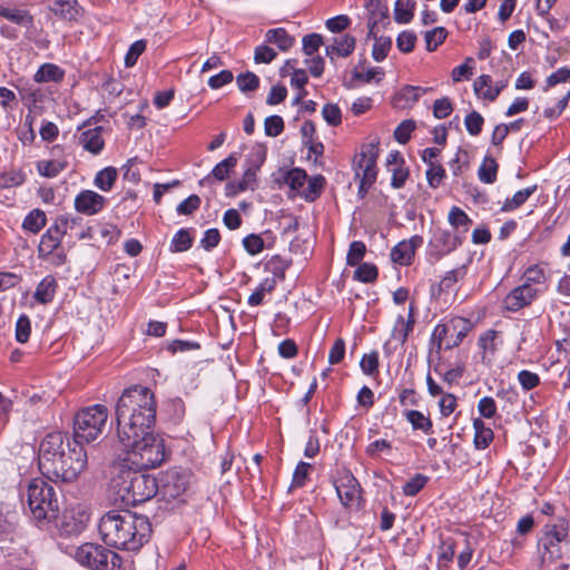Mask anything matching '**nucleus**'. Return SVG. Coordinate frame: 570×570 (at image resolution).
Masks as SVG:
<instances>
[{"mask_svg":"<svg viewBox=\"0 0 570 570\" xmlns=\"http://www.w3.org/2000/svg\"><path fill=\"white\" fill-rule=\"evenodd\" d=\"M403 415L407 422L412 425L413 430H420L425 434L432 433V421L429 416L424 415L417 410H405Z\"/></svg>","mask_w":570,"mask_h":570,"instance_id":"c85d7f7f","label":"nucleus"},{"mask_svg":"<svg viewBox=\"0 0 570 570\" xmlns=\"http://www.w3.org/2000/svg\"><path fill=\"white\" fill-rule=\"evenodd\" d=\"M50 9L56 16L66 20H76L78 16L76 0H56Z\"/></svg>","mask_w":570,"mask_h":570,"instance_id":"c9c22d12","label":"nucleus"},{"mask_svg":"<svg viewBox=\"0 0 570 570\" xmlns=\"http://www.w3.org/2000/svg\"><path fill=\"white\" fill-rule=\"evenodd\" d=\"M472 328L473 324L470 320L452 317L434 327L431 342L435 345L438 353L441 350H452L462 343Z\"/></svg>","mask_w":570,"mask_h":570,"instance_id":"1a4fd4ad","label":"nucleus"},{"mask_svg":"<svg viewBox=\"0 0 570 570\" xmlns=\"http://www.w3.org/2000/svg\"><path fill=\"white\" fill-rule=\"evenodd\" d=\"M104 131L102 126L87 129L80 134L79 144L88 153L99 155L105 147Z\"/></svg>","mask_w":570,"mask_h":570,"instance_id":"6ab92c4d","label":"nucleus"},{"mask_svg":"<svg viewBox=\"0 0 570 570\" xmlns=\"http://www.w3.org/2000/svg\"><path fill=\"white\" fill-rule=\"evenodd\" d=\"M522 279V284L528 287L541 288L540 286L544 285L547 281V274L540 265H532L524 271Z\"/></svg>","mask_w":570,"mask_h":570,"instance_id":"72a5a7b5","label":"nucleus"},{"mask_svg":"<svg viewBox=\"0 0 570 570\" xmlns=\"http://www.w3.org/2000/svg\"><path fill=\"white\" fill-rule=\"evenodd\" d=\"M333 484L343 507L347 509L360 508L362 488L357 479L348 470L338 472Z\"/></svg>","mask_w":570,"mask_h":570,"instance_id":"9d476101","label":"nucleus"},{"mask_svg":"<svg viewBox=\"0 0 570 570\" xmlns=\"http://www.w3.org/2000/svg\"><path fill=\"white\" fill-rule=\"evenodd\" d=\"M414 323V306L411 304L407 320H404L402 315L397 316L392 331V338L396 340L401 345H403L406 342L409 334L413 331Z\"/></svg>","mask_w":570,"mask_h":570,"instance_id":"412c9836","label":"nucleus"},{"mask_svg":"<svg viewBox=\"0 0 570 570\" xmlns=\"http://www.w3.org/2000/svg\"><path fill=\"white\" fill-rule=\"evenodd\" d=\"M98 530L107 546L128 551H138L151 535L149 519L128 510L108 511L100 518Z\"/></svg>","mask_w":570,"mask_h":570,"instance_id":"7ed1b4c3","label":"nucleus"},{"mask_svg":"<svg viewBox=\"0 0 570 570\" xmlns=\"http://www.w3.org/2000/svg\"><path fill=\"white\" fill-rule=\"evenodd\" d=\"M429 478L424 474L416 473L403 485V493L406 497L416 495L428 483Z\"/></svg>","mask_w":570,"mask_h":570,"instance_id":"8fccbe9b","label":"nucleus"},{"mask_svg":"<svg viewBox=\"0 0 570 570\" xmlns=\"http://www.w3.org/2000/svg\"><path fill=\"white\" fill-rule=\"evenodd\" d=\"M307 180V174L304 169L301 168H292L286 173L285 183L291 187V189L296 190L301 194V190L304 188Z\"/></svg>","mask_w":570,"mask_h":570,"instance_id":"49530a36","label":"nucleus"},{"mask_svg":"<svg viewBox=\"0 0 570 570\" xmlns=\"http://www.w3.org/2000/svg\"><path fill=\"white\" fill-rule=\"evenodd\" d=\"M243 246L249 255H257L264 249V240L257 234H249L244 237Z\"/></svg>","mask_w":570,"mask_h":570,"instance_id":"338daca9","label":"nucleus"},{"mask_svg":"<svg viewBox=\"0 0 570 570\" xmlns=\"http://www.w3.org/2000/svg\"><path fill=\"white\" fill-rule=\"evenodd\" d=\"M415 129L414 120L406 119L403 120L394 130V138L400 144H406L410 138L412 131Z\"/></svg>","mask_w":570,"mask_h":570,"instance_id":"680f3d73","label":"nucleus"},{"mask_svg":"<svg viewBox=\"0 0 570 570\" xmlns=\"http://www.w3.org/2000/svg\"><path fill=\"white\" fill-rule=\"evenodd\" d=\"M309 470H311L309 463L299 461L294 470L291 488L304 487L306 483V480L308 478Z\"/></svg>","mask_w":570,"mask_h":570,"instance_id":"bf43d9fd","label":"nucleus"},{"mask_svg":"<svg viewBox=\"0 0 570 570\" xmlns=\"http://www.w3.org/2000/svg\"><path fill=\"white\" fill-rule=\"evenodd\" d=\"M61 227H63L62 223H55L41 236L40 244L38 247L40 256H47L48 254H52V252L60 247L62 237L65 235Z\"/></svg>","mask_w":570,"mask_h":570,"instance_id":"a211bd4d","label":"nucleus"},{"mask_svg":"<svg viewBox=\"0 0 570 570\" xmlns=\"http://www.w3.org/2000/svg\"><path fill=\"white\" fill-rule=\"evenodd\" d=\"M87 452L77 441L60 432L45 436L39 448V469L53 482H72L87 468Z\"/></svg>","mask_w":570,"mask_h":570,"instance_id":"f257e3e1","label":"nucleus"},{"mask_svg":"<svg viewBox=\"0 0 570 570\" xmlns=\"http://www.w3.org/2000/svg\"><path fill=\"white\" fill-rule=\"evenodd\" d=\"M106 205L107 198L90 189L81 190L73 202L76 212L86 216L97 215Z\"/></svg>","mask_w":570,"mask_h":570,"instance_id":"2eb2a0df","label":"nucleus"},{"mask_svg":"<svg viewBox=\"0 0 570 570\" xmlns=\"http://www.w3.org/2000/svg\"><path fill=\"white\" fill-rule=\"evenodd\" d=\"M355 43V38L348 33L335 37L333 43L325 48L326 56L332 60L334 55L338 57H348L354 51Z\"/></svg>","mask_w":570,"mask_h":570,"instance_id":"aec40b11","label":"nucleus"},{"mask_svg":"<svg viewBox=\"0 0 570 570\" xmlns=\"http://www.w3.org/2000/svg\"><path fill=\"white\" fill-rule=\"evenodd\" d=\"M484 119L478 111H472L465 116L464 125L471 136H478L482 131Z\"/></svg>","mask_w":570,"mask_h":570,"instance_id":"4d7b16f0","label":"nucleus"},{"mask_svg":"<svg viewBox=\"0 0 570 570\" xmlns=\"http://www.w3.org/2000/svg\"><path fill=\"white\" fill-rule=\"evenodd\" d=\"M58 288V283L52 275H47L41 282L38 284L33 298L36 302L40 304L51 303L55 298L56 292Z\"/></svg>","mask_w":570,"mask_h":570,"instance_id":"4be33fe9","label":"nucleus"},{"mask_svg":"<svg viewBox=\"0 0 570 570\" xmlns=\"http://www.w3.org/2000/svg\"><path fill=\"white\" fill-rule=\"evenodd\" d=\"M462 244L459 234H452L446 229H436L429 242L428 255L434 261L441 259L443 256L455 250Z\"/></svg>","mask_w":570,"mask_h":570,"instance_id":"ddd939ff","label":"nucleus"},{"mask_svg":"<svg viewBox=\"0 0 570 570\" xmlns=\"http://www.w3.org/2000/svg\"><path fill=\"white\" fill-rule=\"evenodd\" d=\"M546 529L547 531L544 535L548 537L549 540H554L556 542H561L566 544L570 542L569 521L566 518H557L552 522L548 523L546 525Z\"/></svg>","mask_w":570,"mask_h":570,"instance_id":"5701e85b","label":"nucleus"},{"mask_svg":"<svg viewBox=\"0 0 570 570\" xmlns=\"http://www.w3.org/2000/svg\"><path fill=\"white\" fill-rule=\"evenodd\" d=\"M147 42L142 39L135 41L129 47L126 56H125V66L130 68L134 67L141 56V53L146 50Z\"/></svg>","mask_w":570,"mask_h":570,"instance_id":"6e6d98bb","label":"nucleus"},{"mask_svg":"<svg viewBox=\"0 0 570 570\" xmlns=\"http://www.w3.org/2000/svg\"><path fill=\"white\" fill-rule=\"evenodd\" d=\"M75 559L90 570H131V562L118 553L96 543H85L75 553Z\"/></svg>","mask_w":570,"mask_h":570,"instance_id":"0eeeda50","label":"nucleus"},{"mask_svg":"<svg viewBox=\"0 0 570 570\" xmlns=\"http://www.w3.org/2000/svg\"><path fill=\"white\" fill-rule=\"evenodd\" d=\"M119 442L125 451V456L119 460V463L147 470L154 469L165 461L164 440L156 436L150 430L144 431L139 436L119 439Z\"/></svg>","mask_w":570,"mask_h":570,"instance_id":"39448f33","label":"nucleus"},{"mask_svg":"<svg viewBox=\"0 0 570 570\" xmlns=\"http://www.w3.org/2000/svg\"><path fill=\"white\" fill-rule=\"evenodd\" d=\"M191 474L187 470L169 469L160 480L158 493L163 499H178L188 490Z\"/></svg>","mask_w":570,"mask_h":570,"instance_id":"f8f14e48","label":"nucleus"},{"mask_svg":"<svg viewBox=\"0 0 570 570\" xmlns=\"http://www.w3.org/2000/svg\"><path fill=\"white\" fill-rule=\"evenodd\" d=\"M455 544L452 540H443L439 547L438 566L448 567L453 561Z\"/></svg>","mask_w":570,"mask_h":570,"instance_id":"de8ad7c7","label":"nucleus"},{"mask_svg":"<svg viewBox=\"0 0 570 570\" xmlns=\"http://www.w3.org/2000/svg\"><path fill=\"white\" fill-rule=\"evenodd\" d=\"M108 420V409L104 404H95L80 410L73 420L72 441L92 442L97 440L106 426Z\"/></svg>","mask_w":570,"mask_h":570,"instance_id":"6e6552de","label":"nucleus"},{"mask_svg":"<svg viewBox=\"0 0 570 570\" xmlns=\"http://www.w3.org/2000/svg\"><path fill=\"white\" fill-rule=\"evenodd\" d=\"M415 2L412 0H396L394 7V20L400 24L411 22L414 17Z\"/></svg>","mask_w":570,"mask_h":570,"instance_id":"2f4dec72","label":"nucleus"},{"mask_svg":"<svg viewBox=\"0 0 570 570\" xmlns=\"http://www.w3.org/2000/svg\"><path fill=\"white\" fill-rule=\"evenodd\" d=\"M379 151L377 147L373 144L366 145L362 150L354 157L353 168L356 178L362 180L363 187H372L376 180Z\"/></svg>","mask_w":570,"mask_h":570,"instance_id":"9b49d317","label":"nucleus"},{"mask_svg":"<svg viewBox=\"0 0 570 570\" xmlns=\"http://www.w3.org/2000/svg\"><path fill=\"white\" fill-rule=\"evenodd\" d=\"M63 78V70L53 63H43L33 76L36 82H58Z\"/></svg>","mask_w":570,"mask_h":570,"instance_id":"cd10ccee","label":"nucleus"},{"mask_svg":"<svg viewBox=\"0 0 570 570\" xmlns=\"http://www.w3.org/2000/svg\"><path fill=\"white\" fill-rule=\"evenodd\" d=\"M4 19L19 26L31 28L33 17L28 10L8 7Z\"/></svg>","mask_w":570,"mask_h":570,"instance_id":"a19ab883","label":"nucleus"},{"mask_svg":"<svg viewBox=\"0 0 570 570\" xmlns=\"http://www.w3.org/2000/svg\"><path fill=\"white\" fill-rule=\"evenodd\" d=\"M46 214L41 209L31 210L23 219L22 228L30 233H39L46 225Z\"/></svg>","mask_w":570,"mask_h":570,"instance_id":"58836bf2","label":"nucleus"},{"mask_svg":"<svg viewBox=\"0 0 570 570\" xmlns=\"http://www.w3.org/2000/svg\"><path fill=\"white\" fill-rule=\"evenodd\" d=\"M265 135L268 137H277L284 130V120L281 116L273 115L264 121Z\"/></svg>","mask_w":570,"mask_h":570,"instance_id":"13d9d810","label":"nucleus"},{"mask_svg":"<svg viewBox=\"0 0 570 570\" xmlns=\"http://www.w3.org/2000/svg\"><path fill=\"white\" fill-rule=\"evenodd\" d=\"M429 90L431 88L407 85L396 95L395 105L401 107L412 106Z\"/></svg>","mask_w":570,"mask_h":570,"instance_id":"b1692460","label":"nucleus"},{"mask_svg":"<svg viewBox=\"0 0 570 570\" xmlns=\"http://www.w3.org/2000/svg\"><path fill=\"white\" fill-rule=\"evenodd\" d=\"M366 252V246L361 240H354L348 248L346 263L350 266H356L361 263Z\"/></svg>","mask_w":570,"mask_h":570,"instance_id":"603ef678","label":"nucleus"},{"mask_svg":"<svg viewBox=\"0 0 570 570\" xmlns=\"http://www.w3.org/2000/svg\"><path fill=\"white\" fill-rule=\"evenodd\" d=\"M220 242V233L217 228H209L204 232V236L199 242L202 248L206 252L213 250Z\"/></svg>","mask_w":570,"mask_h":570,"instance_id":"774afa93","label":"nucleus"},{"mask_svg":"<svg viewBox=\"0 0 570 570\" xmlns=\"http://www.w3.org/2000/svg\"><path fill=\"white\" fill-rule=\"evenodd\" d=\"M538 189L537 185L529 186L524 189L518 190L512 198H507L501 210L513 212L521 207Z\"/></svg>","mask_w":570,"mask_h":570,"instance_id":"7c9ffc66","label":"nucleus"},{"mask_svg":"<svg viewBox=\"0 0 570 570\" xmlns=\"http://www.w3.org/2000/svg\"><path fill=\"white\" fill-rule=\"evenodd\" d=\"M307 185L301 190V196L306 202H314L320 197L324 188L325 178L321 175L307 178Z\"/></svg>","mask_w":570,"mask_h":570,"instance_id":"f704fd0d","label":"nucleus"},{"mask_svg":"<svg viewBox=\"0 0 570 570\" xmlns=\"http://www.w3.org/2000/svg\"><path fill=\"white\" fill-rule=\"evenodd\" d=\"M416 42V35L413 31H402L396 38V46L400 51L410 53L413 51Z\"/></svg>","mask_w":570,"mask_h":570,"instance_id":"052dcab7","label":"nucleus"},{"mask_svg":"<svg viewBox=\"0 0 570 570\" xmlns=\"http://www.w3.org/2000/svg\"><path fill=\"white\" fill-rule=\"evenodd\" d=\"M392 48V40L390 37L375 38V42L372 49V57L375 61H383Z\"/></svg>","mask_w":570,"mask_h":570,"instance_id":"09e8293b","label":"nucleus"},{"mask_svg":"<svg viewBox=\"0 0 570 570\" xmlns=\"http://www.w3.org/2000/svg\"><path fill=\"white\" fill-rule=\"evenodd\" d=\"M377 277V268L375 265L370 263L358 264L357 268L354 272V279L371 283L375 281Z\"/></svg>","mask_w":570,"mask_h":570,"instance_id":"3c124183","label":"nucleus"},{"mask_svg":"<svg viewBox=\"0 0 570 570\" xmlns=\"http://www.w3.org/2000/svg\"><path fill=\"white\" fill-rule=\"evenodd\" d=\"M498 332L494 330L485 331L478 340L479 347L483 351V357L487 353H494L497 351L495 338Z\"/></svg>","mask_w":570,"mask_h":570,"instance_id":"0e129e2a","label":"nucleus"},{"mask_svg":"<svg viewBox=\"0 0 570 570\" xmlns=\"http://www.w3.org/2000/svg\"><path fill=\"white\" fill-rule=\"evenodd\" d=\"M276 288L275 279L264 278L255 288V291L248 296L247 304L249 306H259L264 303L266 294H271Z\"/></svg>","mask_w":570,"mask_h":570,"instance_id":"c756f323","label":"nucleus"},{"mask_svg":"<svg viewBox=\"0 0 570 570\" xmlns=\"http://www.w3.org/2000/svg\"><path fill=\"white\" fill-rule=\"evenodd\" d=\"M499 165L492 157H484L478 170L479 179L484 184H493L497 180Z\"/></svg>","mask_w":570,"mask_h":570,"instance_id":"4c0bfd02","label":"nucleus"},{"mask_svg":"<svg viewBox=\"0 0 570 570\" xmlns=\"http://www.w3.org/2000/svg\"><path fill=\"white\" fill-rule=\"evenodd\" d=\"M118 177V171L115 167H106L99 170L94 179V184L102 191H109L114 187Z\"/></svg>","mask_w":570,"mask_h":570,"instance_id":"473e14b6","label":"nucleus"},{"mask_svg":"<svg viewBox=\"0 0 570 570\" xmlns=\"http://www.w3.org/2000/svg\"><path fill=\"white\" fill-rule=\"evenodd\" d=\"M473 444L478 450L487 449L493 441V431L481 419L473 420Z\"/></svg>","mask_w":570,"mask_h":570,"instance_id":"a878e982","label":"nucleus"},{"mask_svg":"<svg viewBox=\"0 0 570 570\" xmlns=\"http://www.w3.org/2000/svg\"><path fill=\"white\" fill-rule=\"evenodd\" d=\"M289 264L287 261L283 259L281 256H273L266 264V269L272 273L273 279H275V286L278 281L285 279V272L288 268Z\"/></svg>","mask_w":570,"mask_h":570,"instance_id":"79ce46f5","label":"nucleus"},{"mask_svg":"<svg viewBox=\"0 0 570 570\" xmlns=\"http://www.w3.org/2000/svg\"><path fill=\"white\" fill-rule=\"evenodd\" d=\"M237 161L238 158L235 154L229 155L227 158L218 163L205 179L213 177L219 181L225 180L229 176V173L236 167Z\"/></svg>","mask_w":570,"mask_h":570,"instance_id":"e433bc0d","label":"nucleus"},{"mask_svg":"<svg viewBox=\"0 0 570 570\" xmlns=\"http://www.w3.org/2000/svg\"><path fill=\"white\" fill-rule=\"evenodd\" d=\"M194 238L191 237L189 229L180 228L175 233L170 242V252L183 253L188 250L193 246Z\"/></svg>","mask_w":570,"mask_h":570,"instance_id":"ea45409f","label":"nucleus"},{"mask_svg":"<svg viewBox=\"0 0 570 570\" xmlns=\"http://www.w3.org/2000/svg\"><path fill=\"white\" fill-rule=\"evenodd\" d=\"M543 288L528 287L523 284L512 288L503 298V308L509 312H519L520 309L530 306L541 294Z\"/></svg>","mask_w":570,"mask_h":570,"instance_id":"4468645a","label":"nucleus"},{"mask_svg":"<svg viewBox=\"0 0 570 570\" xmlns=\"http://www.w3.org/2000/svg\"><path fill=\"white\" fill-rule=\"evenodd\" d=\"M425 175H426V180H428L429 186L433 189H436L442 184L443 179L446 176V173H445V169L443 168V166L441 164H438V165H433V166L431 165L426 169Z\"/></svg>","mask_w":570,"mask_h":570,"instance_id":"5fc2aeb1","label":"nucleus"},{"mask_svg":"<svg viewBox=\"0 0 570 570\" xmlns=\"http://www.w3.org/2000/svg\"><path fill=\"white\" fill-rule=\"evenodd\" d=\"M31 333V323L27 315H21L16 323V340L23 344L28 342Z\"/></svg>","mask_w":570,"mask_h":570,"instance_id":"e2e57ef3","label":"nucleus"},{"mask_svg":"<svg viewBox=\"0 0 570 570\" xmlns=\"http://www.w3.org/2000/svg\"><path fill=\"white\" fill-rule=\"evenodd\" d=\"M109 489L125 505H137L158 494L159 484L154 475L118 462L114 466Z\"/></svg>","mask_w":570,"mask_h":570,"instance_id":"20e7f679","label":"nucleus"},{"mask_svg":"<svg viewBox=\"0 0 570 570\" xmlns=\"http://www.w3.org/2000/svg\"><path fill=\"white\" fill-rule=\"evenodd\" d=\"M423 245V237L415 235L396 244L391 250V259L399 265H410L415 250Z\"/></svg>","mask_w":570,"mask_h":570,"instance_id":"dca6fc26","label":"nucleus"},{"mask_svg":"<svg viewBox=\"0 0 570 570\" xmlns=\"http://www.w3.org/2000/svg\"><path fill=\"white\" fill-rule=\"evenodd\" d=\"M449 223L455 229L462 228V232H468L469 226L472 224L470 217L460 207L453 206L449 213Z\"/></svg>","mask_w":570,"mask_h":570,"instance_id":"a18cd8bd","label":"nucleus"},{"mask_svg":"<svg viewBox=\"0 0 570 570\" xmlns=\"http://www.w3.org/2000/svg\"><path fill=\"white\" fill-rule=\"evenodd\" d=\"M259 82L261 80L258 76L252 71L239 73L236 78L237 87L244 94L252 92L258 89Z\"/></svg>","mask_w":570,"mask_h":570,"instance_id":"c03bdc74","label":"nucleus"},{"mask_svg":"<svg viewBox=\"0 0 570 570\" xmlns=\"http://www.w3.org/2000/svg\"><path fill=\"white\" fill-rule=\"evenodd\" d=\"M27 503L36 521H51L57 518L59 503L55 489L43 479H32L27 488Z\"/></svg>","mask_w":570,"mask_h":570,"instance_id":"423d86ee","label":"nucleus"},{"mask_svg":"<svg viewBox=\"0 0 570 570\" xmlns=\"http://www.w3.org/2000/svg\"><path fill=\"white\" fill-rule=\"evenodd\" d=\"M561 542H556L554 540H549L548 537H543L542 539V551L540 556V563L542 567L551 564L553 561L561 559L563 556V551L561 548Z\"/></svg>","mask_w":570,"mask_h":570,"instance_id":"393cba45","label":"nucleus"},{"mask_svg":"<svg viewBox=\"0 0 570 570\" xmlns=\"http://www.w3.org/2000/svg\"><path fill=\"white\" fill-rule=\"evenodd\" d=\"M62 153L63 148L61 146H53L51 149V155L57 158L38 161L37 169L39 175L47 178H53L57 177L62 170H65L68 166V161L63 158H60Z\"/></svg>","mask_w":570,"mask_h":570,"instance_id":"f3484780","label":"nucleus"},{"mask_svg":"<svg viewBox=\"0 0 570 570\" xmlns=\"http://www.w3.org/2000/svg\"><path fill=\"white\" fill-rule=\"evenodd\" d=\"M448 31L443 27H435L424 35L425 47L428 51H434L446 39Z\"/></svg>","mask_w":570,"mask_h":570,"instance_id":"37998d69","label":"nucleus"},{"mask_svg":"<svg viewBox=\"0 0 570 570\" xmlns=\"http://www.w3.org/2000/svg\"><path fill=\"white\" fill-rule=\"evenodd\" d=\"M360 366L365 375L373 376L379 373V353L373 351L368 354H364Z\"/></svg>","mask_w":570,"mask_h":570,"instance_id":"864d4df0","label":"nucleus"},{"mask_svg":"<svg viewBox=\"0 0 570 570\" xmlns=\"http://www.w3.org/2000/svg\"><path fill=\"white\" fill-rule=\"evenodd\" d=\"M156 409L154 393L147 386L138 384L124 390L116 404L118 438H135L151 430Z\"/></svg>","mask_w":570,"mask_h":570,"instance_id":"f03ea898","label":"nucleus"},{"mask_svg":"<svg viewBox=\"0 0 570 570\" xmlns=\"http://www.w3.org/2000/svg\"><path fill=\"white\" fill-rule=\"evenodd\" d=\"M265 41L276 45L281 51H287L293 47L295 38L292 37L284 28H276L269 29L266 32Z\"/></svg>","mask_w":570,"mask_h":570,"instance_id":"bb28decb","label":"nucleus"},{"mask_svg":"<svg viewBox=\"0 0 570 570\" xmlns=\"http://www.w3.org/2000/svg\"><path fill=\"white\" fill-rule=\"evenodd\" d=\"M322 115L324 120L331 126H337L342 122V112L337 105L326 104L323 106Z\"/></svg>","mask_w":570,"mask_h":570,"instance_id":"69168bd1","label":"nucleus"}]
</instances>
